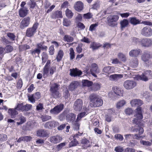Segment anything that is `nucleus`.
Listing matches in <instances>:
<instances>
[{
	"instance_id": "1",
	"label": "nucleus",
	"mask_w": 152,
	"mask_h": 152,
	"mask_svg": "<svg viewBox=\"0 0 152 152\" xmlns=\"http://www.w3.org/2000/svg\"><path fill=\"white\" fill-rule=\"evenodd\" d=\"M90 105L92 107H98L103 104L102 100L96 94H92L89 96Z\"/></svg>"
},
{
	"instance_id": "2",
	"label": "nucleus",
	"mask_w": 152,
	"mask_h": 152,
	"mask_svg": "<svg viewBox=\"0 0 152 152\" xmlns=\"http://www.w3.org/2000/svg\"><path fill=\"white\" fill-rule=\"evenodd\" d=\"M51 61L48 60L43 68V76L44 78L47 77L49 75L52 76L56 70V67L52 66L50 68Z\"/></svg>"
},
{
	"instance_id": "3",
	"label": "nucleus",
	"mask_w": 152,
	"mask_h": 152,
	"mask_svg": "<svg viewBox=\"0 0 152 152\" xmlns=\"http://www.w3.org/2000/svg\"><path fill=\"white\" fill-rule=\"evenodd\" d=\"M134 116L135 118L132 120V122L136 124H138L143 118L141 107H138L136 109Z\"/></svg>"
},
{
	"instance_id": "4",
	"label": "nucleus",
	"mask_w": 152,
	"mask_h": 152,
	"mask_svg": "<svg viewBox=\"0 0 152 152\" xmlns=\"http://www.w3.org/2000/svg\"><path fill=\"white\" fill-rule=\"evenodd\" d=\"M137 86V82L133 80H127L123 83V86L127 90H132L135 87Z\"/></svg>"
},
{
	"instance_id": "5",
	"label": "nucleus",
	"mask_w": 152,
	"mask_h": 152,
	"mask_svg": "<svg viewBox=\"0 0 152 152\" xmlns=\"http://www.w3.org/2000/svg\"><path fill=\"white\" fill-rule=\"evenodd\" d=\"M152 58V54L148 51H145L142 55L141 58L142 60L147 65L151 64V62L149 60V59Z\"/></svg>"
},
{
	"instance_id": "6",
	"label": "nucleus",
	"mask_w": 152,
	"mask_h": 152,
	"mask_svg": "<svg viewBox=\"0 0 152 152\" xmlns=\"http://www.w3.org/2000/svg\"><path fill=\"white\" fill-rule=\"evenodd\" d=\"M118 19L119 17L118 15H110L107 18V24L109 26L113 27L117 25L116 22Z\"/></svg>"
},
{
	"instance_id": "7",
	"label": "nucleus",
	"mask_w": 152,
	"mask_h": 152,
	"mask_svg": "<svg viewBox=\"0 0 152 152\" xmlns=\"http://www.w3.org/2000/svg\"><path fill=\"white\" fill-rule=\"evenodd\" d=\"M38 24L37 23L34 24L31 27L28 28L26 31V36L28 37H31L34 36L36 32Z\"/></svg>"
},
{
	"instance_id": "8",
	"label": "nucleus",
	"mask_w": 152,
	"mask_h": 152,
	"mask_svg": "<svg viewBox=\"0 0 152 152\" xmlns=\"http://www.w3.org/2000/svg\"><path fill=\"white\" fill-rule=\"evenodd\" d=\"M129 22L132 24L134 25L142 23L145 25H148L150 26H152V23L147 21H143L141 23L139 20L137 19L135 17H131L129 18Z\"/></svg>"
},
{
	"instance_id": "9",
	"label": "nucleus",
	"mask_w": 152,
	"mask_h": 152,
	"mask_svg": "<svg viewBox=\"0 0 152 152\" xmlns=\"http://www.w3.org/2000/svg\"><path fill=\"white\" fill-rule=\"evenodd\" d=\"M58 85L56 83H54L51 86L50 90L54 98H57L60 96L59 92L58 91Z\"/></svg>"
},
{
	"instance_id": "10",
	"label": "nucleus",
	"mask_w": 152,
	"mask_h": 152,
	"mask_svg": "<svg viewBox=\"0 0 152 152\" xmlns=\"http://www.w3.org/2000/svg\"><path fill=\"white\" fill-rule=\"evenodd\" d=\"M30 18L29 17H26L23 18L21 21L19 27L21 29H23L28 27L30 23Z\"/></svg>"
},
{
	"instance_id": "11",
	"label": "nucleus",
	"mask_w": 152,
	"mask_h": 152,
	"mask_svg": "<svg viewBox=\"0 0 152 152\" xmlns=\"http://www.w3.org/2000/svg\"><path fill=\"white\" fill-rule=\"evenodd\" d=\"M141 34L144 36L151 37L152 35V29L150 27L145 26L142 29Z\"/></svg>"
},
{
	"instance_id": "12",
	"label": "nucleus",
	"mask_w": 152,
	"mask_h": 152,
	"mask_svg": "<svg viewBox=\"0 0 152 152\" xmlns=\"http://www.w3.org/2000/svg\"><path fill=\"white\" fill-rule=\"evenodd\" d=\"M90 68L91 73L94 77H97L96 74L99 72V70L97 64L95 63L92 64L90 66Z\"/></svg>"
},
{
	"instance_id": "13",
	"label": "nucleus",
	"mask_w": 152,
	"mask_h": 152,
	"mask_svg": "<svg viewBox=\"0 0 152 152\" xmlns=\"http://www.w3.org/2000/svg\"><path fill=\"white\" fill-rule=\"evenodd\" d=\"M64 105L62 104H60L55 106L50 110L51 113L53 114H57L60 113L63 109Z\"/></svg>"
},
{
	"instance_id": "14",
	"label": "nucleus",
	"mask_w": 152,
	"mask_h": 152,
	"mask_svg": "<svg viewBox=\"0 0 152 152\" xmlns=\"http://www.w3.org/2000/svg\"><path fill=\"white\" fill-rule=\"evenodd\" d=\"M83 105V101L81 99H78L75 102L74 108L76 111H80L82 109Z\"/></svg>"
},
{
	"instance_id": "15",
	"label": "nucleus",
	"mask_w": 152,
	"mask_h": 152,
	"mask_svg": "<svg viewBox=\"0 0 152 152\" xmlns=\"http://www.w3.org/2000/svg\"><path fill=\"white\" fill-rule=\"evenodd\" d=\"M130 103L132 107H136L137 106L138 108L140 107H139L143 104V102L140 99H135L130 101Z\"/></svg>"
},
{
	"instance_id": "16",
	"label": "nucleus",
	"mask_w": 152,
	"mask_h": 152,
	"mask_svg": "<svg viewBox=\"0 0 152 152\" xmlns=\"http://www.w3.org/2000/svg\"><path fill=\"white\" fill-rule=\"evenodd\" d=\"M49 141L51 143L53 144H56L59 143L62 140V138L58 135L50 137Z\"/></svg>"
},
{
	"instance_id": "17",
	"label": "nucleus",
	"mask_w": 152,
	"mask_h": 152,
	"mask_svg": "<svg viewBox=\"0 0 152 152\" xmlns=\"http://www.w3.org/2000/svg\"><path fill=\"white\" fill-rule=\"evenodd\" d=\"M141 44L144 47H148L151 46L152 44L151 40L148 38H145L140 40Z\"/></svg>"
},
{
	"instance_id": "18",
	"label": "nucleus",
	"mask_w": 152,
	"mask_h": 152,
	"mask_svg": "<svg viewBox=\"0 0 152 152\" xmlns=\"http://www.w3.org/2000/svg\"><path fill=\"white\" fill-rule=\"evenodd\" d=\"M58 123L55 121H48L46 122L44 125L45 127V128H50L58 126Z\"/></svg>"
},
{
	"instance_id": "19",
	"label": "nucleus",
	"mask_w": 152,
	"mask_h": 152,
	"mask_svg": "<svg viewBox=\"0 0 152 152\" xmlns=\"http://www.w3.org/2000/svg\"><path fill=\"white\" fill-rule=\"evenodd\" d=\"M37 135L39 137H48L49 136V134L47 131L43 129L38 130L37 132Z\"/></svg>"
},
{
	"instance_id": "20",
	"label": "nucleus",
	"mask_w": 152,
	"mask_h": 152,
	"mask_svg": "<svg viewBox=\"0 0 152 152\" xmlns=\"http://www.w3.org/2000/svg\"><path fill=\"white\" fill-rule=\"evenodd\" d=\"M141 50L139 49H136L131 50L129 52V55L131 57H137L141 53Z\"/></svg>"
},
{
	"instance_id": "21",
	"label": "nucleus",
	"mask_w": 152,
	"mask_h": 152,
	"mask_svg": "<svg viewBox=\"0 0 152 152\" xmlns=\"http://www.w3.org/2000/svg\"><path fill=\"white\" fill-rule=\"evenodd\" d=\"M115 68L114 66H108L104 67L102 69V72L108 74L114 72Z\"/></svg>"
},
{
	"instance_id": "22",
	"label": "nucleus",
	"mask_w": 152,
	"mask_h": 152,
	"mask_svg": "<svg viewBox=\"0 0 152 152\" xmlns=\"http://www.w3.org/2000/svg\"><path fill=\"white\" fill-rule=\"evenodd\" d=\"M83 4L81 1H77L74 5V8L76 10L80 12L83 9Z\"/></svg>"
},
{
	"instance_id": "23",
	"label": "nucleus",
	"mask_w": 152,
	"mask_h": 152,
	"mask_svg": "<svg viewBox=\"0 0 152 152\" xmlns=\"http://www.w3.org/2000/svg\"><path fill=\"white\" fill-rule=\"evenodd\" d=\"M69 70L70 71V74L71 76H73L74 77L79 76L82 74L81 71L77 69H70Z\"/></svg>"
},
{
	"instance_id": "24",
	"label": "nucleus",
	"mask_w": 152,
	"mask_h": 152,
	"mask_svg": "<svg viewBox=\"0 0 152 152\" xmlns=\"http://www.w3.org/2000/svg\"><path fill=\"white\" fill-rule=\"evenodd\" d=\"M133 78L136 80H140L145 81H148L149 79L144 73H142L141 75H135Z\"/></svg>"
},
{
	"instance_id": "25",
	"label": "nucleus",
	"mask_w": 152,
	"mask_h": 152,
	"mask_svg": "<svg viewBox=\"0 0 152 152\" xmlns=\"http://www.w3.org/2000/svg\"><path fill=\"white\" fill-rule=\"evenodd\" d=\"M133 78L136 80H140L145 81H148L149 79L144 73H142L141 75H135Z\"/></svg>"
},
{
	"instance_id": "26",
	"label": "nucleus",
	"mask_w": 152,
	"mask_h": 152,
	"mask_svg": "<svg viewBox=\"0 0 152 152\" xmlns=\"http://www.w3.org/2000/svg\"><path fill=\"white\" fill-rule=\"evenodd\" d=\"M15 107V108H10L8 110V113L12 118H14L18 113L16 110Z\"/></svg>"
},
{
	"instance_id": "27",
	"label": "nucleus",
	"mask_w": 152,
	"mask_h": 152,
	"mask_svg": "<svg viewBox=\"0 0 152 152\" xmlns=\"http://www.w3.org/2000/svg\"><path fill=\"white\" fill-rule=\"evenodd\" d=\"M123 77V75L121 74H114L110 75L109 79L111 81H117Z\"/></svg>"
},
{
	"instance_id": "28",
	"label": "nucleus",
	"mask_w": 152,
	"mask_h": 152,
	"mask_svg": "<svg viewBox=\"0 0 152 152\" xmlns=\"http://www.w3.org/2000/svg\"><path fill=\"white\" fill-rule=\"evenodd\" d=\"M79 85V83L77 81H73L69 86V89L71 91L74 90L77 88Z\"/></svg>"
},
{
	"instance_id": "29",
	"label": "nucleus",
	"mask_w": 152,
	"mask_h": 152,
	"mask_svg": "<svg viewBox=\"0 0 152 152\" xmlns=\"http://www.w3.org/2000/svg\"><path fill=\"white\" fill-rule=\"evenodd\" d=\"M28 10L26 7L21 8L19 11V15L21 17H24L26 16L28 13Z\"/></svg>"
},
{
	"instance_id": "30",
	"label": "nucleus",
	"mask_w": 152,
	"mask_h": 152,
	"mask_svg": "<svg viewBox=\"0 0 152 152\" xmlns=\"http://www.w3.org/2000/svg\"><path fill=\"white\" fill-rule=\"evenodd\" d=\"M144 130L143 128H140L138 134H135L133 135V138L137 140H140L141 138H143L144 136H140L143 132Z\"/></svg>"
},
{
	"instance_id": "31",
	"label": "nucleus",
	"mask_w": 152,
	"mask_h": 152,
	"mask_svg": "<svg viewBox=\"0 0 152 152\" xmlns=\"http://www.w3.org/2000/svg\"><path fill=\"white\" fill-rule=\"evenodd\" d=\"M101 46L100 43L96 42H92L90 45V48H91L92 50H94L98 49Z\"/></svg>"
},
{
	"instance_id": "32",
	"label": "nucleus",
	"mask_w": 152,
	"mask_h": 152,
	"mask_svg": "<svg viewBox=\"0 0 152 152\" xmlns=\"http://www.w3.org/2000/svg\"><path fill=\"white\" fill-rule=\"evenodd\" d=\"M113 91L116 95L121 96H123V91L120 88L117 86H115L113 87Z\"/></svg>"
},
{
	"instance_id": "33",
	"label": "nucleus",
	"mask_w": 152,
	"mask_h": 152,
	"mask_svg": "<svg viewBox=\"0 0 152 152\" xmlns=\"http://www.w3.org/2000/svg\"><path fill=\"white\" fill-rule=\"evenodd\" d=\"M130 64V65L133 67H137L138 64V61L137 58H134L131 59Z\"/></svg>"
},
{
	"instance_id": "34",
	"label": "nucleus",
	"mask_w": 152,
	"mask_h": 152,
	"mask_svg": "<svg viewBox=\"0 0 152 152\" xmlns=\"http://www.w3.org/2000/svg\"><path fill=\"white\" fill-rule=\"evenodd\" d=\"M125 100L122 99L118 101L116 103V107L118 109H121L126 104Z\"/></svg>"
},
{
	"instance_id": "35",
	"label": "nucleus",
	"mask_w": 152,
	"mask_h": 152,
	"mask_svg": "<svg viewBox=\"0 0 152 152\" xmlns=\"http://www.w3.org/2000/svg\"><path fill=\"white\" fill-rule=\"evenodd\" d=\"M63 40L65 42L70 43L72 42L74 40V38L69 35H66L63 37Z\"/></svg>"
},
{
	"instance_id": "36",
	"label": "nucleus",
	"mask_w": 152,
	"mask_h": 152,
	"mask_svg": "<svg viewBox=\"0 0 152 152\" xmlns=\"http://www.w3.org/2000/svg\"><path fill=\"white\" fill-rule=\"evenodd\" d=\"M76 117V115L73 113H69L66 116V119L68 121H73Z\"/></svg>"
},
{
	"instance_id": "37",
	"label": "nucleus",
	"mask_w": 152,
	"mask_h": 152,
	"mask_svg": "<svg viewBox=\"0 0 152 152\" xmlns=\"http://www.w3.org/2000/svg\"><path fill=\"white\" fill-rule=\"evenodd\" d=\"M41 56H42V63L44 64L46 62L47 60L48 59V56L46 53L45 52H42V53Z\"/></svg>"
},
{
	"instance_id": "38",
	"label": "nucleus",
	"mask_w": 152,
	"mask_h": 152,
	"mask_svg": "<svg viewBox=\"0 0 152 152\" xmlns=\"http://www.w3.org/2000/svg\"><path fill=\"white\" fill-rule=\"evenodd\" d=\"M64 55V53L63 51L60 50L58 52V55L56 57V59L58 61H60L62 59Z\"/></svg>"
},
{
	"instance_id": "39",
	"label": "nucleus",
	"mask_w": 152,
	"mask_h": 152,
	"mask_svg": "<svg viewBox=\"0 0 152 152\" xmlns=\"http://www.w3.org/2000/svg\"><path fill=\"white\" fill-rule=\"evenodd\" d=\"M121 27V29L127 26L129 24L128 20L126 19H124L120 22Z\"/></svg>"
},
{
	"instance_id": "40",
	"label": "nucleus",
	"mask_w": 152,
	"mask_h": 152,
	"mask_svg": "<svg viewBox=\"0 0 152 152\" xmlns=\"http://www.w3.org/2000/svg\"><path fill=\"white\" fill-rule=\"evenodd\" d=\"M31 54L33 56H37V55L39 56V54L40 53V50L39 49L36 48L34 50H30Z\"/></svg>"
},
{
	"instance_id": "41",
	"label": "nucleus",
	"mask_w": 152,
	"mask_h": 152,
	"mask_svg": "<svg viewBox=\"0 0 152 152\" xmlns=\"http://www.w3.org/2000/svg\"><path fill=\"white\" fill-rule=\"evenodd\" d=\"M83 86H87L89 87L92 85L93 83L92 82L89 81L87 80H84L82 81Z\"/></svg>"
},
{
	"instance_id": "42",
	"label": "nucleus",
	"mask_w": 152,
	"mask_h": 152,
	"mask_svg": "<svg viewBox=\"0 0 152 152\" xmlns=\"http://www.w3.org/2000/svg\"><path fill=\"white\" fill-rule=\"evenodd\" d=\"M44 109L43 104L42 103H39L37 104L36 110L42 112Z\"/></svg>"
},
{
	"instance_id": "43",
	"label": "nucleus",
	"mask_w": 152,
	"mask_h": 152,
	"mask_svg": "<svg viewBox=\"0 0 152 152\" xmlns=\"http://www.w3.org/2000/svg\"><path fill=\"white\" fill-rule=\"evenodd\" d=\"M63 23L64 26L68 27L71 24V21L70 20L64 18Z\"/></svg>"
},
{
	"instance_id": "44",
	"label": "nucleus",
	"mask_w": 152,
	"mask_h": 152,
	"mask_svg": "<svg viewBox=\"0 0 152 152\" xmlns=\"http://www.w3.org/2000/svg\"><path fill=\"white\" fill-rule=\"evenodd\" d=\"M100 3L99 1H97L92 6L91 8L97 10L99 9L100 7Z\"/></svg>"
},
{
	"instance_id": "45",
	"label": "nucleus",
	"mask_w": 152,
	"mask_h": 152,
	"mask_svg": "<svg viewBox=\"0 0 152 152\" xmlns=\"http://www.w3.org/2000/svg\"><path fill=\"white\" fill-rule=\"evenodd\" d=\"M98 23H96L94 24H91L89 27V30L91 31H93L95 30L96 28L98 26Z\"/></svg>"
},
{
	"instance_id": "46",
	"label": "nucleus",
	"mask_w": 152,
	"mask_h": 152,
	"mask_svg": "<svg viewBox=\"0 0 152 152\" xmlns=\"http://www.w3.org/2000/svg\"><path fill=\"white\" fill-rule=\"evenodd\" d=\"M69 51L70 58V60H72L75 57V52L73 48H70Z\"/></svg>"
},
{
	"instance_id": "47",
	"label": "nucleus",
	"mask_w": 152,
	"mask_h": 152,
	"mask_svg": "<svg viewBox=\"0 0 152 152\" xmlns=\"http://www.w3.org/2000/svg\"><path fill=\"white\" fill-rule=\"evenodd\" d=\"M118 57L119 59L122 61L125 62L126 60V56L121 53H119L118 54Z\"/></svg>"
},
{
	"instance_id": "48",
	"label": "nucleus",
	"mask_w": 152,
	"mask_h": 152,
	"mask_svg": "<svg viewBox=\"0 0 152 152\" xmlns=\"http://www.w3.org/2000/svg\"><path fill=\"white\" fill-rule=\"evenodd\" d=\"M66 15L69 18H71L73 15V13L71 10L67 9L66 11Z\"/></svg>"
},
{
	"instance_id": "49",
	"label": "nucleus",
	"mask_w": 152,
	"mask_h": 152,
	"mask_svg": "<svg viewBox=\"0 0 152 152\" xmlns=\"http://www.w3.org/2000/svg\"><path fill=\"white\" fill-rule=\"evenodd\" d=\"M83 44H79L76 48L77 52L78 53H80L82 50Z\"/></svg>"
},
{
	"instance_id": "50",
	"label": "nucleus",
	"mask_w": 152,
	"mask_h": 152,
	"mask_svg": "<svg viewBox=\"0 0 152 152\" xmlns=\"http://www.w3.org/2000/svg\"><path fill=\"white\" fill-rule=\"evenodd\" d=\"M30 48V47L29 45H25L20 46L19 47V48L20 51H22L27 50Z\"/></svg>"
},
{
	"instance_id": "51",
	"label": "nucleus",
	"mask_w": 152,
	"mask_h": 152,
	"mask_svg": "<svg viewBox=\"0 0 152 152\" xmlns=\"http://www.w3.org/2000/svg\"><path fill=\"white\" fill-rule=\"evenodd\" d=\"M32 108V105L30 104H27L24 106L23 111H28L30 110Z\"/></svg>"
},
{
	"instance_id": "52",
	"label": "nucleus",
	"mask_w": 152,
	"mask_h": 152,
	"mask_svg": "<svg viewBox=\"0 0 152 152\" xmlns=\"http://www.w3.org/2000/svg\"><path fill=\"white\" fill-rule=\"evenodd\" d=\"M24 106L23 103H18L17 106L15 107V109L23 111Z\"/></svg>"
},
{
	"instance_id": "53",
	"label": "nucleus",
	"mask_w": 152,
	"mask_h": 152,
	"mask_svg": "<svg viewBox=\"0 0 152 152\" xmlns=\"http://www.w3.org/2000/svg\"><path fill=\"white\" fill-rule=\"evenodd\" d=\"M13 50V48L10 45L7 46L4 49V50L7 53L11 52Z\"/></svg>"
},
{
	"instance_id": "54",
	"label": "nucleus",
	"mask_w": 152,
	"mask_h": 152,
	"mask_svg": "<svg viewBox=\"0 0 152 152\" xmlns=\"http://www.w3.org/2000/svg\"><path fill=\"white\" fill-rule=\"evenodd\" d=\"M140 128H142L138 126H136L134 127H132L131 128V131L134 132H139L140 129Z\"/></svg>"
},
{
	"instance_id": "55",
	"label": "nucleus",
	"mask_w": 152,
	"mask_h": 152,
	"mask_svg": "<svg viewBox=\"0 0 152 152\" xmlns=\"http://www.w3.org/2000/svg\"><path fill=\"white\" fill-rule=\"evenodd\" d=\"M93 15L91 13L88 12L83 15V17L84 19H89L92 18Z\"/></svg>"
},
{
	"instance_id": "56",
	"label": "nucleus",
	"mask_w": 152,
	"mask_h": 152,
	"mask_svg": "<svg viewBox=\"0 0 152 152\" xmlns=\"http://www.w3.org/2000/svg\"><path fill=\"white\" fill-rule=\"evenodd\" d=\"M148 79L152 77V72L151 70H147L144 73Z\"/></svg>"
},
{
	"instance_id": "57",
	"label": "nucleus",
	"mask_w": 152,
	"mask_h": 152,
	"mask_svg": "<svg viewBox=\"0 0 152 152\" xmlns=\"http://www.w3.org/2000/svg\"><path fill=\"white\" fill-rule=\"evenodd\" d=\"M78 144V142L76 139H73L69 144L70 147L75 146Z\"/></svg>"
},
{
	"instance_id": "58",
	"label": "nucleus",
	"mask_w": 152,
	"mask_h": 152,
	"mask_svg": "<svg viewBox=\"0 0 152 152\" xmlns=\"http://www.w3.org/2000/svg\"><path fill=\"white\" fill-rule=\"evenodd\" d=\"M19 119L20 120V121L17 123V124L18 125L24 123L26 121L25 118L22 115L20 116Z\"/></svg>"
},
{
	"instance_id": "59",
	"label": "nucleus",
	"mask_w": 152,
	"mask_h": 152,
	"mask_svg": "<svg viewBox=\"0 0 152 152\" xmlns=\"http://www.w3.org/2000/svg\"><path fill=\"white\" fill-rule=\"evenodd\" d=\"M86 115V113L85 112L81 113L80 114H78L77 115V119L76 120L77 121H78L80 120V119L84 117Z\"/></svg>"
},
{
	"instance_id": "60",
	"label": "nucleus",
	"mask_w": 152,
	"mask_h": 152,
	"mask_svg": "<svg viewBox=\"0 0 152 152\" xmlns=\"http://www.w3.org/2000/svg\"><path fill=\"white\" fill-rule=\"evenodd\" d=\"M140 142L141 144L146 146H150L151 145V143L148 141H146L143 140H141Z\"/></svg>"
},
{
	"instance_id": "61",
	"label": "nucleus",
	"mask_w": 152,
	"mask_h": 152,
	"mask_svg": "<svg viewBox=\"0 0 152 152\" xmlns=\"http://www.w3.org/2000/svg\"><path fill=\"white\" fill-rule=\"evenodd\" d=\"M7 36L12 41L15 40V36L13 33H8L7 34Z\"/></svg>"
},
{
	"instance_id": "62",
	"label": "nucleus",
	"mask_w": 152,
	"mask_h": 152,
	"mask_svg": "<svg viewBox=\"0 0 152 152\" xmlns=\"http://www.w3.org/2000/svg\"><path fill=\"white\" fill-rule=\"evenodd\" d=\"M55 50L53 45H51L49 48V52L50 55H52L54 53Z\"/></svg>"
},
{
	"instance_id": "63",
	"label": "nucleus",
	"mask_w": 152,
	"mask_h": 152,
	"mask_svg": "<svg viewBox=\"0 0 152 152\" xmlns=\"http://www.w3.org/2000/svg\"><path fill=\"white\" fill-rule=\"evenodd\" d=\"M114 137L116 139L120 141H122L124 139L123 136L120 134H115L114 136Z\"/></svg>"
},
{
	"instance_id": "64",
	"label": "nucleus",
	"mask_w": 152,
	"mask_h": 152,
	"mask_svg": "<svg viewBox=\"0 0 152 152\" xmlns=\"http://www.w3.org/2000/svg\"><path fill=\"white\" fill-rule=\"evenodd\" d=\"M55 17L57 18H61L62 17V12L57 11L55 13Z\"/></svg>"
}]
</instances>
